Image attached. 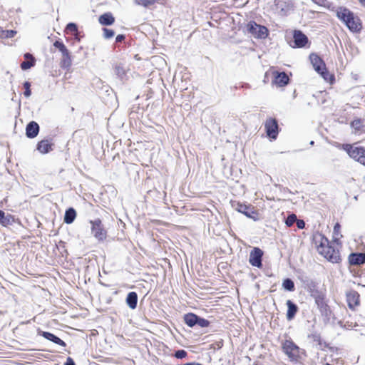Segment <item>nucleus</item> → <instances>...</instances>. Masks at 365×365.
Returning <instances> with one entry per match:
<instances>
[{
  "mask_svg": "<svg viewBox=\"0 0 365 365\" xmlns=\"http://www.w3.org/2000/svg\"><path fill=\"white\" fill-rule=\"evenodd\" d=\"M313 240L320 255L333 263H337L340 261L339 251L329 245V241L327 237L317 233L314 235Z\"/></svg>",
  "mask_w": 365,
  "mask_h": 365,
  "instance_id": "nucleus-1",
  "label": "nucleus"
},
{
  "mask_svg": "<svg viewBox=\"0 0 365 365\" xmlns=\"http://www.w3.org/2000/svg\"><path fill=\"white\" fill-rule=\"evenodd\" d=\"M337 17L342 21L352 32H358L361 29V24L359 17L348 9L340 7L336 11Z\"/></svg>",
  "mask_w": 365,
  "mask_h": 365,
  "instance_id": "nucleus-2",
  "label": "nucleus"
},
{
  "mask_svg": "<svg viewBox=\"0 0 365 365\" xmlns=\"http://www.w3.org/2000/svg\"><path fill=\"white\" fill-rule=\"evenodd\" d=\"M310 61L314 70L327 82L332 83L334 77L330 74L326 68V65L322 59L317 54L310 55Z\"/></svg>",
  "mask_w": 365,
  "mask_h": 365,
  "instance_id": "nucleus-3",
  "label": "nucleus"
},
{
  "mask_svg": "<svg viewBox=\"0 0 365 365\" xmlns=\"http://www.w3.org/2000/svg\"><path fill=\"white\" fill-rule=\"evenodd\" d=\"M342 148L350 158L365 165V149L362 147H355L349 144H344Z\"/></svg>",
  "mask_w": 365,
  "mask_h": 365,
  "instance_id": "nucleus-4",
  "label": "nucleus"
},
{
  "mask_svg": "<svg viewBox=\"0 0 365 365\" xmlns=\"http://www.w3.org/2000/svg\"><path fill=\"white\" fill-rule=\"evenodd\" d=\"M91 233L93 237L99 242H103L107 237V232L104 229L102 222L100 219L91 220Z\"/></svg>",
  "mask_w": 365,
  "mask_h": 365,
  "instance_id": "nucleus-5",
  "label": "nucleus"
},
{
  "mask_svg": "<svg viewBox=\"0 0 365 365\" xmlns=\"http://www.w3.org/2000/svg\"><path fill=\"white\" fill-rule=\"evenodd\" d=\"M247 31L255 38L264 39L269 34V31L267 27L257 24L255 21H250L247 24Z\"/></svg>",
  "mask_w": 365,
  "mask_h": 365,
  "instance_id": "nucleus-6",
  "label": "nucleus"
},
{
  "mask_svg": "<svg viewBox=\"0 0 365 365\" xmlns=\"http://www.w3.org/2000/svg\"><path fill=\"white\" fill-rule=\"evenodd\" d=\"M282 349L291 360H297L299 356V348L292 341L286 340L282 344Z\"/></svg>",
  "mask_w": 365,
  "mask_h": 365,
  "instance_id": "nucleus-7",
  "label": "nucleus"
},
{
  "mask_svg": "<svg viewBox=\"0 0 365 365\" xmlns=\"http://www.w3.org/2000/svg\"><path fill=\"white\" fill-rule=\"evenodd\" d=\"M267 135L272 139H276L278 135V124L276 119L267 118L264 123Z\"/></svg>",
  "mask_w": 365,
  "mask_h": 365,
  "instance_id": "nucleus-8",
  "label": "nucleus"
},
{
  "mask_svg": "<svg viewBox=\"0 0 365 365\" xmlns=\"http://www.w3.org/2000/svg\"><path fill=\"white\" fill-rule=\"evenodd\" d=\"M263 255L262 251L257 247H255L250 252L249 262L255 267H262V257Z\"/></svg>",
  "mask_w": 365,
  "mask_h": 365,
  "instance_id": "nucleus-9",
  "label": "nucleus"
},
{
  "mask_svg": "<svg viewBox=\"0 0 365 365\" xmlns=\"http://www.w3.org/2000/svg\"><path fill=\"white\" fill-rule=\"evenodd\" d=\"M236 210L249 218L253 219L254 220H257V213L255 210L254 207L250 205L238 204Z\"/></svg>",
  "mask_w": 365,
  "mask_h": 365,
  "instance_id": "nucleus-10",
  "label": "nucleus"
},
{
  "mask_svg": "<svg viewBox=\"0 0 365 365\" xmlns=\"http://www.w3.org/2000/svg\"><path fill=\"white\" fill-rule=\"evenodd\" d=\"M294 47H304L308 42V38L302 31H295L294 33Z\"/></svg>",
  "mask_w": 365,
  "mask_h": 365,
  "instance_id": "nucleus-11",
  "label": "nucleus"
},
{
  "mask_svg": "<svg viewBox=\"0 0 365 365\" xmlns=\"http://www.w3.org/2000/svg\"><path fill=\"white\" fill-rule=\"evenodd\" d=\"M273 83L279 86H284L288 83L289 77L284 72H274Z\"/></svg>",
  "mask_w": 365,
  "mask_h": 365,
  "instance_id": "nucleus-12",
  "label": "nucleus"
},
{
  "mask_svg": "<svg viewBox=\"0 0 365 365\" xmlns=\"http://www.w3.org/2000/svg\"><path fill=\"white\" fill-rule=\"evenodd\" d=\"M38 132L39 126L37 123L31 121L26 125V134L28 138H35L38 135Z\"/></svg>",
  "mask_w": 365,
  "mask_h": 365,
  "instance_id": "nucleus-13",
  "label": "nucleus"
},
{
  "mask_svg": "<svg viewBox=\"0 0 365 365\" xmlns=\"http://www.w3.org/2000/svg\"><path fill=\"white\" fill-rule=\"evenodd\" d=\"M349 262L353 265H360L365 262V254L352 253L349 257Z\"/></svg>",
  "mask_w": 365,
  "mask_h": 365,
  "instance_id": "nucleus-14",
  "label": "nucleus"
},
{
  "mask_svg": "<svg viewBox=\"0 0 365 365\" xmlns=\"http://www.w3.org/2000/svg\"><path fill=\"white\" fill-rule=\"evenodd\" d=\"M62 59L61 61V67L63 68H69L72 64V60L70 52L68 49L61 52Z\"/></svg>",
  "mask_w": 365,
  "mask_h": 365,
  "instance_id": "nucleus-15",
  "label": "nucleus"
},
{
  "mask_svg": "<svg viewBox=\"0 0 365 365\" xmlns=\"http://www.w3.org/2000/svg\"><path fill=\"white\" fill-rule=\"evenodd\" d=\"M98 21L101 25L110 26L115 22V18L111 13L107 12L99 16Z\"/></svg>",
  "mask_w": 365,
  "mask_h": 365,
  "instance_id": "nucleus-16",
  "label": "nucleus"
},
{
  "mask_svg": "<svg viewBox=\"0 0 365 365\" xmlns=\"http://www.w3.org/2000/svg\"><path fill=\"white\" fill-rule=\"evenodd\" d=\"M52 143L50 140L46 139L40 141L37 144V150L42 154L48 153L52 150Z\"/></svg>",
  "mask_w": 365,
  "mask_h": 365,
  "instance_id": "nucleus-17",
  "label": "nucleus"
},
{
  "mask_svg": "<svg viewBox=\"0 0 365 365\" xmlns=\"http://www.w3.org/2000/svg\"><path fill=\"white\" fill-rule=\"evenodd\" d=\"M24 58L26 59V61H24L21 63V68L22 70H28L35 65V58L31 53H25Z\"/></svg>",
  "mask_w": 365,
  "mask_h": 365,
  "instance_id": "nucleus-18",
  "label": "nucleus"
},
{
  "mask_svg": "<svg viewBox=\"0 0 365 365\" xmlns=\"http://www.w3.org/2000/svg\"><path fill=\"white\" fill-rule=\"evenodd\" d=\"M39 334L45 339L54 342L55 344H59L62 346H66V343L58 336L47 331H40Z\"/></svg>",
  "mask_w": 365,
  "mask_h": 365,
  "instance_id": "nucleus-19",
  "label": "nucleus"
},
{
  "mask_svg": "<svg viewBox=\"0 0 365 365\" xmlns=\"http://www.w3.org/2000/svg\"><path fill=\"white\" fill-rule=\"evenodd\" d=\"M287 306L288 308V310L287 312V318L288 320H291L294 318L296 313L297 312L298 307L291 300L287 301Z\"/></svg>",
  "mask_w": 365,
  "mask_h": 365,
  "instance_id": "nucleus-20",
  "label": "nucleus"
},
{
  "mask_svg": "<svg viewBox=\"0 0 365 365\" xmlns=\"http://www.w3.org/2000/svg\"><path fill=\"white\" fill-rule=\"evenodd\" d=\"M126 303L128 306L134 309L137 307L138 295L135 292H129L126 297Z\"/></svg>",
  "mask_w": 365,
  "mask_h": 365,
  "instance_id": "nucleus-21",
  "label": "nucleus"
},
{
  "mask_svg": "<svg viewBox=\"0 0 365 365\" xmlns=\"http://www.w3.org/2000/svg\"><path fill=\"white\" fill-rule=\"evenodd\" d=\"M76 217V210L71 207L66 210L64 215V222L66 224H71L72 223Z\"/></svg>",
  "mask_w": 365,
  "mask_h": 365,
  "instance_id": "nucleus-22",
  "label": "nucleus"
},
{
  "mask_svg": "<svg viewBox=\"0 0 365 365\" xmlns=\"http://www.w3.org/2000/svg\"><path fill=\"white\" fill-rule=\"evenodd\" d=\"M198 317L194 314H187L184 317L185 324L190 327H192L197 324Z\"/></svg>",
  "mask_w": 365,
  "mask_h": 365,
  "instance_id": "nucleus-23",
  "label": "nucleus"
},
{
  "mask_svg": "<svg viewBox=\"0 0 365 365\" xmlns=\"http://www.w3.org/2000/svg\"><path fill=\"white\" fill-rule=\"evenodd\" d=\"M346 297L349 307H352L354 304H358L359 294H357V292H351L347 294Z\"/></svg>",
  "mask_w": 365,
  "mask_h": 365,
  "instance_id": "nucleus-24",
  "label": "nucleus"
},
{
  "mask_svg": "<svg viewBox=\"0 0 365 365\" xmlns=\"http://www.w3.org/2000/svg\"><path fill=\"white\" fill-rule=\"evenodd\" d=\"M12 222L11 216L6 215L5 212L0 210V224L3 226L11 225Z\"/></svg>",
  "mask_w": 365,
  "mask_h": 365,
  "instance_id": "nucleus-25",
  "label": "nucleus"
},
{
  "mask_svg": "<svg viewBox=\"0 0 365 365\" xmlns=\"http://www.w3.org/2000/svg\"><path fill=\"white\" fill-rule=\"evenodd\" d=\"M340 229L341 226L339 223H336L334 227L333 238L335 242L339 241L342 237V235L340 233Z\"/></svg>",
  "mask_w": 365,
  "mask_h": 365,
  "instance_id": "nucleus-26",
  "label": "nucleus"
},
{
  "mask_svg": "<svg viewBox=\"0 0 365 365\" xmlns=\"http://www.w3.org/2000/svg\"><path fill=\"white\" fill-rule=\"evenodd\" d=\"M282 287L285 290L292 292L294 289V282L290 279H286L283 281Z\"/></svg>",
  "mask_w": 365,
  "mask_h": 365,
  "instance_id": "nucleus-27",
  "label": "nucleus"
},
{
  "mask_svg": "<svg viewBox=\"0 0 365 365\" xmlns=\"http://www.w3.org/2000/svg\"><path fill=\"white\" fill-rule=\"evenodd\" d=\"M115 72L116 75L120 77V78H123L126 73V71L125 68L121 64L116 65L115 67Z\"/></svg>",
  "mask_w": 365,
  "mask_h": 365,
  "instance_id": "nucleus-28",
  "label": "nucleus"
},
{
  "mask_svg": "<svg viewBox=\"0 0 365 365\" xmlns=\"http://www.w3.org/2000/svg\"><path fill=\"white\" fill-rule=\"evenodd\" d=\"M66 31L72 33L77 36L78 35V27L76 24L69 23L67 24V26L66 27Z\"/></svg>",
  "mask_w": 365,
  "mask_h": 365,
  "instance_id": "nucleus-29",
  "label": "nucleus"
},
{
  "mask_svg": "<svg viewBox=\"0 0 365 365\" xmlns=\"http://www.w3.org/2000/svg\"><path fill=\"white\" fill-rule=\"evenodd\" d=\"M103 36L104 38H106V39L111 38L115 35V32L112 29L103 28Z\"/></svg>",
  "mask_w": 365,
  "mask_h": 365,
  "instance_id": "nucleus-30",
  "label": "nucleus"
},
{
  "mask_svg": "<svg viewBox=\"0 0 365 365\" xmlns=\"http://www.w3.org/2000/svg\"><path fill=\"white\" fill-rule=\"evenodd\" d=\"M296 221L297 216L294 214H292L287 217L285 223L288 227H291Z\"/></svg>",
  "mask_w": 365,
  "mask_h": 365,
  "instance_id": "nucleus-31",
  "label": "nucleus"
},
{
  "mask_svg": "<svg viewBox=\"0 0 365 365\" xmlns=\"http://www.w3.org/2000/svg\"><path fill=\"white\" fill-rule=\"evenodd\" d=\"M24 88H25L24 96H25L26 98L30 97V96H31V89H30L31 83H30L29 81H26V82L24 83Z\"/></svg>",
  "mask_w": 365,
  "mask_h": 365,
  "instance_id": "nucleus-32",
  "label": "nucleus"
},
{
  "mask_svg": "<svg viewBox=\"0 0 365 365\" xmlns=\"http://www.w3.org/2000/svg\"><path fill=\"white\" fill-rule=\"evenodd\" d=\"M53 46L58 48L61 52H63V51L66 50L67 48L66 46L63 43V42L59 41H56L53 43Z\"/></svg>",
  "mask_w": 365,
  "mask_h": 365,
  "instance_id": "nucleus-33",
  "label": "nucleus"
},
{
  "mask_svg": "<svg viewBox=\"0 0 365 365\" xmlns=\"http://www.w3.org/2000/svg\"><path fill=\"white\" fill-rule=\"evenodd\" d=\"M200 327H207L209 325V322L207 319L198 317L197 324Z\"/></svg>",
  "mask_w": 365,
  "mask_h": 365,
  "instance_id": "nucleus-34",
  "label": "nucleus"
},
{
  "mask_svg": "<svg viewBox=\"0 0 365 365\" xmlns=\"http://www.w3.org/2000/svg\"><path fill=\"white\" fill-rule=\"evenodd\" d=\"M187 352L183 350V349H180V350H178L175 352V354L174 356L177 358V359H183L185 357H186L187 356Z\"/></svg>",
  "mask_w": 365,
  "mask_h": 365,
  "instance_id": "nucleus-35",
  "label": "nucleus"
},
{
  "mask_svg": "<svg viewBox=\"0 0 365 365\" xmlns=\"http://www.w3.org/2000/svg\"><path fill=\"white\" fill-rule=\"evenodd\" d=\"M284 4V3L280 1L276 2V6H277L278 9H280V12L282 13V15L286 14V12H287V10H285V9L283 6Z\"/></svg>",
  "mask_w": 365,
  "mask_h": 365,
  "instance_id": "nucleus-36",
  "label": "nucleus"
},
{
  "mask_svg": "<svg viewBox=\"0 0 365 365\" xmlns=\"http://www.w3.org/2000/svg\"><path fill=\"white\" fill-rule=\"evenodd\" d=\"M351 126L356 130H359L361 127V122L359 119L354 120L351 122Z\"/></svg>",
  "mask_w": 365,
  "mask_h": 365,
  "instance_id": "nucleus-37",
  "label": "nucleus"
},
{
  "mask_svg": "<svg viewBox=\"0 0 365 365\" xmlns=\"http://www.w3.org/2000/svg\"><path fill=\"white\" fill-rule=\"evenodd\" d=\"M16 34V31L14 30H6L5 37L4 38H12Z\"/></svg>",
  "mask_w": 365,
  "mask_h": 365,
  "instance_id": "nucleus-38",
  "label": "nucleus"
},
{
  "mask_svg": "<svg viewBox=\"0 0 365 365\" xmlns=\"http://www.w3.org/2000/svg\"><path fill=\"white\" fill-rule=\"evenodd\" d=\"M134 3L139 6H143L144 7H148V0H133Z\"/></svg>",
  "mask_w": 365,
  "mask_h": 365,
  "instance_id": "nucleus-39",
  "label": "nucleus"
},
{
  "mask_svg": "<svg viewBox=\"0 0 365 365\" xmlns=\"http://www.w3.org/2000/svg\"><path fill=\"white\" fill-rule=\"evenodd\" d=\"M297 222V227L299 228V229H303L305 226V223L303 220H297L296 221Z\"/></svg>",
  "mask_w": 365,
  "mask_h": 365,
  "instance_id": "nucleus-40",
  "label": "nucleus"
},
{
  "mask_svg": "<svg viewBox=\"0 0 365 365\" xmlns=\"http://www.w3.org/2000/svg\"><path fill=\"white\" fill-rule=\"evenodd\" d=\"M64 365H75V363L71 357H68Z\"/></svg>",
  "mask_w": 365,
  "mask_h": 365,
  "instance_id": "nucleus-41",
  "label": "nucleus"
},
{
  "mask_svg": "<svg viewBox=\"0 0 365 365\" xmlns=\"http://www.w3.org/2000/svg\"><path fill=\"white\" fill-rule=\"evenodd\" d=\"M125 38V36L123 35H118L115 38L116 42H120Z\"/></svg>",
  "mask_w": 365,
  "mask_h": 365,
  "instance_id": "nucleus-42",
  "label": "nucleus"
},
{
  "mask_svg": "<svg viewBox=\"0 0 365 365\" xmlns=\"http://www.w3.org/2000/svg\"><path fill=\"white\" fill-rule=\"evenodd\" d=\"M160 0H148V6H150L155 3H159Z\"/></svg>",
  "mask_w": 365,
  "mask_h": 365,
  "instance_id": "nucleus-43",
  "label": "nucleus"
},
{
  "mask_svg": "<svg viewBox=\"0 0 365 365\" xmlns=\"http://www.w3.org/2000/svg\"><path fill=\"white\" fill-rule=\"evenodd\" d=\"M5 33H6V30H4L2 28L0 27V38H4Z\"/></svg>",
  "mask_w": 365,
  "mask_h": 365,
  "instance_id": "nucleus-44",
  "label": "nucleus"
},
{
  "mask_svg": "<svg viewBox=\"0 0 365 365\" xmlns=\"http://www.w3.org/2000/svg\"><path fill=\"white\" fill-rule=\"evenodd\" d=\"M361 5L365 7V0H359Z\"/></svg>",
  "mask_w": 365,
  "mask_h": 365,
  "instance_id": "nucleus-45",
  "label": "nucleus"
},
{
  "mask_svg": "<svg viewBox=\"0 0 365 365\" xmlns=\"http://www.w3.org/2000/svg\"><path fill=\"white\" fill-rule=\"evenodd\" d=\"M74 36H75V38H76V40L80 41V38H79V37H78V34L77 36H76V34H74Z\"/></svg>",
  "mask_w": 365,
  "mask_h": 365,
  "instance_id": "nucleus-46",
  "label": "nucleus"
}]
</instances>
